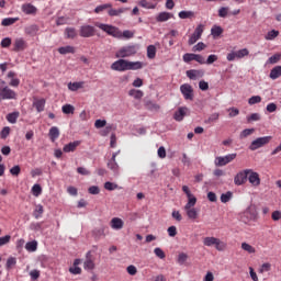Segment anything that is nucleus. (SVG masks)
Segmentation results:
<instances>
[{"label":"nucleus","mask_w":281,"mask_h":281,"mask_svg":"<svg viewBox=\"0 0 281 281\" xmlns=\"http://www.w3.org/2000/svg\"><path fill=\"white\" fill-rule=\"evenodd\" d=\"M110 227L115 232H120V229H124V220L120 217H113L110 221Z\"/></svg>","instance_id":"18"},{"label":"nucleus","mask_w":281,"mask_h":281,"mask_svg":"<svg viewBox=\"0 0 281 281\" xmlns=\"http://www.w3.org/2000/svg\"><path fill=\"white\" fill-rule=\"evenodd\" d=\"M187 76L190 78V80H199V78H203L204 72L203 70H188Z\"/></svg>","instance_id":"25"},{"label":"nucleus","mask_w":281,"mask_h":281,"mask_svg":"<svg viewBox=\"0 0 281 281\" xmlns=\"http://www.w3.org/2000/svg\"><path fill=\"white\" fill-rule=\"evenodd\" d=\"M133 36H135V33H133V31H121V38H133Z\"/></svg>","instance_id":"56"},{"label":"nucleus","mask_w":281,"mask_h":281,"mask_svg":"<svg viewBox=\"0 0 281 281\" xmlns=\"http://www.w3.org/2000/svg\"><path fill=\"white\" fill-rule=\"evenodd\" d=\"M167 233L170 238H175L177 236V226H169Z\"/></svg>","instance_id":"61"},{"label":"nucleus","mask_w":281,"mask_h":281,"mask_svg":"<svg viewBox=\"0 0 281 281\" xmlns=\"http://www.w3.org/2000/svg\"><path fill=\"white\" fill-rule=\"evenodd\" d=\"M248 181L251 186H254V188H258V186H260V175H258V172L249 169Z\"/></svg>","instance_id":"17"},{"label":"nucleus","mask_w":281,"mask_h":281,"mask_svg":"<svg viewBox=\"0 0 281 281\" xmlns=\"http://www.w3.org/2000/svg\"><path fill=\"white\" fill-rule=\"evenodd\" d=\"M280 32L277 30L269 31L265 36L266 41H273V38H278Z\"/></svg>","instance_id":"40"},{"label":"nucleus","mask_w":281,"mask_h":281,"mask_svg":"<svg viewBox=\"0 0 281 281\" xmlns=\"http://www.w3.org/2000/svg\"><path fill=\"white\" fill-rule=\"evenodd\" d=\"M156 56H157V47H155V45H149L147 47V58L153 60V58H155Z\"/></svg>","instance_id":"34"},{"label":"nucleus","mask_w":281,"mask_h":281,"mask_svg":"<svg viewBox=\"0 0 281 281\" xmlns=\"http://www.w3.org/2000/svg\"><path fill=\"white\" fill-rule=\"evenodd\" d=\"M205 47V43L199 42L196 45L193 46V52H203Z\"/></svg>","instance_id":"62"},{"label":"nucleus","mask_w":281,"mask_h":281,"mask_svg":"<svg viewBox=\"0 0 281 281\" xmlns=\"http://www.w3.org/2000/svg\"><path fill=\"white\" fill-rule=\"evenodd\" d=\"M240 221H241V223H245V225H249V223H251V221H258V209H256V205L250 204L240 214Z\"/></svg>","instance_id":"2"},{"label":"nucleus","mask_w":281,"mask_h":281,"mask_svg":"<svg viewBox=\"0 0 281 281\" xmlns=\"http://www.w3.org/2000/svg\"><path fill=\"white\" fill-rule=\"evenodd\" d=\"M138 5H140V8H144L145 10H155V8H157V4H155L148 0L138 1Z\"/></svg>","instance_id":"29"},{"label":"nucleus","mask_w":281,"mask_h":281,"mask_svg":"<svg viewBox=\"0 0 281 281\" xmlns=\"http://www.w3.org/2000/svg\"><path fill=\"white\" fill-rule=\"evenodd\" d=\"M227 14H229V8L222 7V8L218 9V16L221 19H225L227 16Z\"/></svg>","instance_id":"47"},{"label":"nucleus","mask_w":281,"mask_h":281,"mask_svg":"<svg viewBox=\"0 0 281 281\" xmlns=\"http://www.w3.org/2000/svg\"><path fill=\"white\" fill-rule=\"evenodd\" d=\"M255 131L256 130H254V128L244 130L239 135L240 139H245V137H249V135H252V133H255Z\"/></svg>","instance_id":"50"},{"label":"nucleus","mask_w":281,"mask_h":281,"mask_svg":"<svg viewBox=\"0 0 281 281\" xmlns=\"http://www.w3.org/2000/svg\"><path fill=\"white\" fill-rule=\"evenodd\" d=\"M128 276H137V267L131 265L126 268Z\"/></svg>","instance_id":"60"},{"label":"nucleus","mask_w":281,"mask_h":281,"mask_svg":"<svg viewBox=\"0 0 281 281\" xmlns=\"http://www.w3.org/2000/svg\"><path fill=\"white\" fill-rule=\"evenodd\" d=\"M108 168L114 172V175H120V165L115 160V155H112V158L108 161Z\"/></svg>","instance_id":"21"},{"label":"nucleus","mask_w":281,"mask_h":281,"mask_svg":"<svg viewBox=\"0 0 281 281\" xmlns=\"http://www.w3.org/2000/svg\"><path fill=\"white\" fill-rule=\"evenodd\" d=\"M144 67H146V64L143 61H130L124 58H120L111 65L112 71H137L144 69Z\"/></svg>","instance_id":"1"},{"label":"nucleus","mask_w":281,"mask_h":281,"mask_svg":"<svg viewBox=\"0 0 281 281\" xmlns=\"http://www.w3.org/2000/svg\"><path fill=\"white\" fill-rule=\"evenodd\" d=\"M249 177V169L241 170L237 172L234 178L235 186H244L247 182V178Z\"/></svg>","instance_id":"13"},{"label":"nucleus","mask_w":281,"mask_h":281,"mask_svg":"<svg viewBox=\"0 0 281 281\" xmlns=\"http://www.w3.org/2000/svg\"><path fill=\"white\" fill-rule=\"evenodd\" d=\"M30 229H32L33 232H43V222H41V223H32L30 225Z\"/></svg>","instance_id":"48"},{"label":"nucleus","mask_w":281,"mask_h":281,"mask_svg":"<svg viewBox=\"0 0 281 281\" xmlns=\"http://www.w3.org/2000/svg\"><path fill=\"white\" fill-rule=\"evenodd\" d=\"M95 34V29L91 25H82L80 27V36L82 38H91Z\"/></svg>","instance_id":"16"},{"label":"nucleus","mask_w":281,"mask_h":281,"mask_svg":"<svg viewBox=\"0 0 281 281\" xmlns=\"http://www.w3.org/2000/svg\"><path fill=\"white\" fill-rule=\"evenodd\" d=\"M137 52H139V44L126 45L116 50L115 58H131V56H135Z\"/></svg>","instance_id":"3"},{"label":"nucleus","mask_w":281,"mask_h":281,"mask_svg":"<svg viewBox=\"0 0 281 281\" xmlns=\"http://www.w3.org/2000/svg\"><path fill=\"white\" fill-rule=\"evenodd\" d=\"M10 135V126H5L0 132L1 139H8V136Z\"/></svg>","instance_id":"53"},{"label":"nucleus","mask_w":281,"mask_h":281,"mask_svg":"<svg viewBox=\"0 0 281 281\" xmlns=\"http://www.w3.org/2000/svg\"><path fill=\"white\" fill-rule=\"evenodd\" d=\"M42 192H43V188H41V184H34L32 187V193L34 196H41Z\"/></svg>","instance_id":"46"},{"label":"nucleus","mask_w":281,"mask_h":281,"mask_svg":"<svg viewBox=\"0 0 281 281\" xmlns=\"http://www.w3.org/2000/svg\"><path fill=\"white\" fill-rule=\"evenodd\" d=\"M241 249H244V251H247L248 254H256V248L247 243L241 244Z\"/></svg>","instance_id":"44"},{"label":"nucleus","mask_w":281,"mask_h":281,"mask_svg":"<svg viewBox=\"0 0 281 281\" xmlns=\"http://www.w3.org/2000/svg\"><path fill=\"white\" fill-rule=\"evenodd\" d=\"M183 60L186 61V63H192V60H194V54H192V53H187V54H184L183 55Z\"/></svg>","instance_id":"64"},{"label":"nucleus","mask_w":281,"mask_h":281,"mask_svg":"<svg viewBox=\"0 0 281 281\" xmlns=\"http://www.w3.org/2000/svg\"><path fill=\"white\" fill-rule=\"evenodd\" d=\"M236 159V154H228L226 156H217L215 157L214 165L217 168H221L223 166H227V164H232Z\"/></svg>","instance_id":"9"},{"label":"nucleus","mask_w":281,"mask_h":281,"mask_svg":"<svg viewBox=\"0 0 281 281\" xmlns=\"http://www.w3.org/2000/svg\"><path fill=\"white\" fill-rule=\"evenodd\" d=\"M45 212V210L43 209V205L38 204L36 205L34 212H33V216L35 218H41V216H43V213Z\"/></svg>","instance_id":"41"},{"label":"nucleus","mask_w":281,"mask_h":281,"mask_svg":"<svg viewBox=\"0 0 281 281\" xmlns=\"http://www.w3.org/2000/svg\"><path fill=\"white\" fill-rule=\"evenodd\" d=\"M33 106H35L37 113H42V111H45V99L35 100Z\"/></svg>","instance_id":"28"},{"label":"nucleus","mask_w":281,"mask_h":281,"mask_svg":"<svg viewBox=\"0 0 281 281\" xmlns=\"http://www.w3.org/2000/svg\"><path fill=\"white\" fill-rule=\"evenodd\" d=\"M281 59V54H274L272 55L269 59L268 63H270V65H276V63H278Z\"/></svg>","instance_id":"54"},{"label":"nucleus","mask_w":281,"mask_h":281,"mask_svg":"<svg viewBox=\"0 0 281 281\" xmlns=\"http://www.w3.org/2000/svg\"><path fill=\"white\" fill-rule=\"evenodd\" d=\"M16 21H19V18H5L2 20L1 25L8 27L9 25H14Z\"/></svg>","instance_id":"38"},{"label":"nucleus","mask_w":281,"mask_h":281,"mask_svg":"<svg viewBox=\"0 0 281 281\" xmlns=\"http://www.w3.org/2000/svg\"><path fill=\"white\" fill-rule=\"evenodd\" d=\"M128 95L135 98V100H142V98H144V92L142 90L132 89L130 90Z\"/></svg>","instance_id":"35"},{"label":"nucleus","mask_w":281,"mask_h":281,"mask_svg":"<svg viewBox=\"0 0 281 281\" xmlns=\"http://www.w3.org/2000/svg\"><path fill=\"white\" fill-rule=\"evenodd\" d=\"M280 76H281V66H276L274 68L271 69L270 71L271 80H278Z\"/></svg>","instance_id":"32"},{"label":"nucleus","mask_w":281,"mask_h":281,"mask_svg":"<svg viewBox=\"0 0 281 281\" xmlns=\"http://www.w3.org/2000/svg\"><path fill=\"white\" fill-rule=\"evenodd\" d=\"M182 191L184 192V194H187V199H188L187 203L196 201V196L194 194H192V191H190V188L188 186H183Z\"/></svg>","instance_id":"30"},{"label":"nucleus","mask_w":281,"mask_h":281,"mask_svg":"<svg viewBox=\"0 0 281 281\" xmlns=\"http://www.w3.org/2000/svg\"><path fill=\"white\" fill-rule=\"evenodd\" d=\"M205 30V25L203 24H199L193 34L189 37L188 44L189 45H194V43H196V41L201 40V36H203V32Z\"/></svg>","instance_id":"12"},{"label":"nucleus","mask_w":281,"mask_h":281,"mask_svg":"<svg viewBox=\"0 0 281 281\" xmlns=\"http://www.w3.org/2000/svg\"><path fill=\"white\" fill-rule=\"evenodd\" d=\"M95 27L105 32L109 36H113V38H122V31L114 25L97 22Z\"/></svg>","instance_id":"6"},{"label":"nucleus","mask_w":281,"mask_h":281,"mask_svg":"<svg viewBox=\"0 0 281 281\" xmlns=\"http://www.w3.org/2000/svg\"><path fill=\"white\" fill-rule=\"evenodd\" d=\"M22 12H24V14H36L37 9L32 3H24L22 5Z\"/></svg>","instance_id":"27"},{"label":"nucleus","mask_w":281,"mask_h":281,"mask_svg":"<svg viewBox=\"0 0 281 281\" xmlns=\"http://www.w3.org/2000/svg\"><path fill=\"white\" fill-rule=\"evenodd\" d=\"M194 205H196V201L187 202L183 207L189 221H196V218H199V210H196Z\"/></svg>","instance_id":"8"},{"label":"nucleus","mask_w":281,"mask_h":281,"mask_svg":"<svg viewBox=\"0 0 281 281\" xmlns=\"http://www.w3.org/2000/svg\"><path fill=\"white\" fill-rule=\"evenodd\" d=\"M227 112L229 117H236V115H239L240 110H238V108H229Z\"/></svg>","instance_id":"57"},{"label":"nucleus","mask_w":281,"mask_h":281,"mask_svg":"<svg viewBox=\"0 0 281 281\" xmlns=\"http://www.w3.org/2000/svg\"><path fill=\"white\" fill-rule=\"evenodd\" d=\"M19 112H13V113H9L7 115V120L9 121L10 124H16V120H19Z\"/></svg>","instance_id":"39"},{"label":"nucleus","mask_w":281,"mask_h":281,"mask_svg":"<svg viewBox=\"0 0 281 281\" xmlns=\"http://www.w3.org/2000/svg\"><path fill=\"white\" fill-rule=\"evenodd\" d=\"M49 137L52 142H56V139H58V137H60V131L58 130V127L54 126L49 130Z\"/></svg>","instance_id":"31"},{"label":"nucleus","mask_w":281,"mask_h":281,"mask_svg":"<svg viewBox=\"0 0 281 281\" xmlns=\"http://www.w3.org/2000/svg\"><path fill=\"white\" fill-rule=\"evenodd\" d=\"M203 245L204 247H215L217 251H225L227 249V243L216 237H204Z\"/></svg>","instance_id":"4"},{"label":"nucleus","mask_w":281,"mask_h":281,"mask_svg":"<svg viewBox=\"0 0 281 281\" xmlns=\"http://www.w3.org/2000/svg\"><path fill=\"white\" fill-rule=\"evenodd\" d=\"M211 34H212L213 38H218V36H221V34H223V27H221L218 25H214L211 29Z\"/></svg>","instance_id":"36"},{"label":"nucleus","mask_w":281,"mask_h":281,"mask_svg":"<svg viewBox=\"0 0 281 281\" xmlns=\"http://www.w3.org/2000/svg\"><path fill=\"white\" fill-rule=\"evenodd\" d=\"M0 98L2 100H16V93L0 79Z\"/></svg>","instance_id":"7"},{"label":"nucleus","mask_w":281,"mask_h":281,"mask_svg":"<svg viewBox=\"0 0 281 281\" xmlns=\"http://www.w3.org/2000/svg\"><path fill=\"white\" fill-rule=\"evenodd\" d=\"M272 137L271 136H263L256 138L255 140L251 142L249 148L250 150H258V148H262V146H267L269 142H271Z\"/></svg>","instance_id":"10"},{"label":"nucleus","mask_w":281,"mask_h":281,"mask_svg":"<svg viewBox=\"0 0 281 281\" xmlns=\"http://www.w3.org/2000/svg\"><path fill=\"white\" fill-rule=\"evenodd\" d=\"M170 19H175V14L166 11L158 13L156 16L157 23H166V21H170Z\"/></svg>","instance_id":"20"},{"label":"nucleus","mask_w":281,"mask_h":281,"mask_svg":"<svg viewBox=\"0 0 281 281\" xmlns=\"http://www.w3.org/2000/svg\"><path fill=\"white\" fill-rule=\"evenodd\" d=\"M117 184L116 183H113V182H105L104 183V189L105 190H109L110 192H113V190H117Z\"/></svg>","instance_id":"52"},{"label":"nucleus","mask_w":281,"mask_h":281,"mask_svg":"<svg viewBox=\"0 0 281 281\" xmlns=\"http://www.w3.org/2000/svg\"><path fill=\"white\" fill-rule=\"evenodd\" d=\"M180 91L184 100H194V90L189 83H183L182 86H180Z\"/></svg>","instance_id":"14"},{"label":"nucleus","mask_w":281,"mask_h":281,"mask_svg":"<svg viewBox=\"0 0 281 281\" xmlns=\"http://www.w3.org/2000/svg\"><path fill=\"white\" fill-rule=\"evenodd\" d=\"M78 89H85V81H78L71 83V91H78Z\"/></svg>","instance_id":"49"},{"label":"nucleus","mask_w":281,"mask_h":281,"mask_svg":"<svg viewBox=\"0 0 281 281\" xmlns=\"http://www.w3.org/2000/svg\"><path fill=\"white\" fill-rule=\"evenodd\" d=\"M178 265H186V262L188 261V254L186 252H180L178 255Z\"/></svg>","instance_id":"45"},{"label":"nucleus","mask_w":281,"mask_h":281,"mask_svg":"<svg viewBox=\"0 0 281 281\" xmlns=\"http://www.w3.org/2000/svg\"><path fill=\"white\" fill-rule=\"evenodd\" d=\"M269 271H271V263L269 262L262 263L259 268V273H267Z\"/></svg>","instance_id":"51"},{"label":"nucleus","mask_w":281,"mask_h":281,"mask_svg":"<svg viewBox=\"0 0 281 281\" xmlns=\"http://www.w3.org/2000/svg\"><path fill=\"white\" fill-rule=\"evenodd\" d=\"M25 249L26 251H36V249H38V241L33 240V241L26 243Z\"/></svg>","instance_id":"37"},{"label":"nucleus","mask_w":281,"mask_h":281,"mask_svg":"<svg viewBox=\"0 0 281 281\" xmlns=\"http://www.w3.org/2000/svg\"><path fill=\"white\" fill-rule=\"evenodd\" d=\"M260 102H262L261 95H252L248 99V104H250V106H254V104H260Z\"/></svg>","instance_id":"43"},{"label":"nucleus","mask_w":281,"mask_h":281,"mask_svg":"<svg viewBox=\"0 0 281 281\" xmlns=\"http://www.w3.org/2000/svg\"><path fill=\"white\" fill-rule=\"evenodd\" d=\"M27 49V42L23 38H16L13 44V52H23Z\"/></svg>","instance_id":"19"},{"label":"nucleus","mask_w":281,"mask_h":281,"mask_svg":"<svg viewBox=\"0 0 281 281\" xmlns=\"http://www.w3.org/2000/svg\"><path fill=\"white\" fill-rule=\"evenodd\" d=\"M248 54L249 49L247 48H243L237 52H231L227 54L226 60H228V63H233V60H240V58H245V56H247Z\"/></svg>","instance_id":"11"},{"label":"nucleus","mask_w":281,"mask_h":281,"mask_svg":"<svg viewBox=\"0 0 281 281\" xmlns=\"http://www.w3.org/2000/svg\"><path fill=\"white\" fill-rule=\"evenodd\" d=\"M7 78L10 79L9 86L10 87H19L21 85V80L16 78V72L9 71Z\"/></svg>","instance_id":"23"},{"label":"nucleus","mask_w":281,"mask_h":281,"mask_svg":"<svg viewBox=\"0 0 281 281\" xmlns=\"http://www.w3.org/2000/svg\"><path fill=\"white\" fill-rule=\"evenodd\" d=\"M126 8L114 9L113 4H111V7L108 10V14L109 16H122V14L126 12Z\"/></svg>","instance_id":"24"},{"label":"nucleus","mask_w":281,"mask_h":281,"mask_svg":"<svg viewBox=\"0 0 281 281\" xmlns=\"http://www.w3.org/2000/svg\"><path fill=\"white\" fill-rule=\"evenodd\" d=\"M83 269L86 271H93V269H95V260L93 259V256L91 255V251H88L86 254V260L83 262Z\"/></svg>","instance_id":"15"},{"label":"nucleus","mask_w":281,"mask_h":281,"mask_svg":"<svg viewBox=\"0 0 281 281\" xmlns=\"http://www.w3.org/2000/svg\"><path fill=\"white\" fill-rule=\"evenodd\" d=\"M154 254L155 256H157V258H160V260H164V258H166V252H164L161 248H155Z\"/></svg>","instance_id":"58"},{"label":"nucleus","mask_w":281,"mask_h":281,"mask_svg":"<svg viewBox=\"0 0 281 281\" xmlns=\"http://www.w3.org/2000/svg\"><path fill=\"white\" fill-rule=\"evenodd\" d=\"M179 19H194V11H180L178 13Z\"/></svg>","instance_id":"33"},{"label":"nucleus","mask_w":281,"mask_h":281,"mask_svg":"<svg viewBox=\"0 0 281 281\" xmlns=\"http://www.w3.org/2000/svg\"><path fill=\"white\" fill-rule=\"evenodd\" d=\"M82 263L81 259H76L72 265L71 273L74 276H80L82 273V268L79 267Z\"/></svg>","instance_id":"26"},{"label":"nucleus","mask_w":281,"mask_h":281,"mask_svg":"<svg viewBox=\"0 0 281 281\" xmlns=\"http://www.w3.org/2000/svg\"><path fill=\"white\" fill-rule=\"evenodd\" d=\"M189 110L188 108H179L175 115L173 119L176 120V122H182L183 117H186V115H188Z\"/></svg>","instance_id":"22"},{"label":"nucleus","mask_w":281,"mask_h":281,"mask_svg":"<svg viewBox=\"0 0 281 281\" xmlns=\"http://www.w3.org/2000/svg\"><path fill=\"white\" fill-rule=\"evenodd\" d=\"M26 34H36L38 32L37 25H31L25 30Z\"/></svg>","instance_id":"63"},{"label":"nucleus","mask_w":281,"mask_h":281,"mask_svg":"<svg viewBox=\"0 0 281 281\" xmlns=\"http://www.w3.org/2000/svg\"><path fill=\"white\" fill-rule=\"evenodd\" d=\"M95 27L105 32L109 36H113V38H122V31L114 25L97 22Z\"/></svg>","instance_id":"5"},{"label":"nucleus","mask_w":281,"mask_h":281,"mask_svg":"<svg viewBox=\"0 0 281 281\" xmlns=\"http://www.w3.org/2000/svg\"><path fill=\"white\" fill-rule=\"evenodd\" d=\"M94 126H95V128H104V126H106V120L98 119L94 122Z\"/></svg>","instance_id":"59"},{"label":"nucleus","mask_w":281,"mask_h":281,"mask_svg":"<svg viewBox=\"0 0 281 281\" xmlns=\"http://www.w3.org/2000/svg\"><path fill=\"white\" fill-rule=\"evenodd\" d=\"M111 8V3L100 4L94 9L95 14H102L104 10H109Z\"/></svg>","instance_id":"42"},{"label":"nucleus","mask_w":281,"mask_h":281,"mask_svg":"<svg viewBox=\"0 0 281 281\" xmlns=\"http://www.w3.org/2000/svg\"><path fill=\"white\" fill-rule=\"evenodd\" d=\"M231 200H232V192L229 191L221 195L222 203H229Z\"/></svg>","instance_id":"55"}]
</instances>
